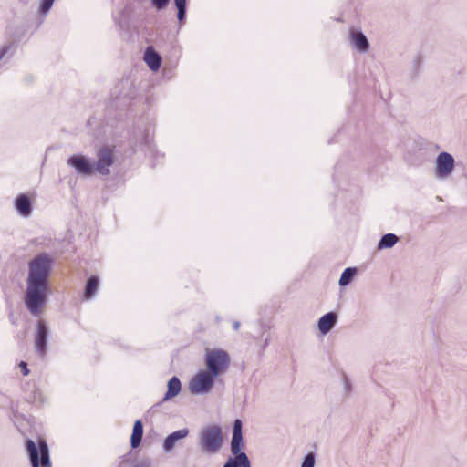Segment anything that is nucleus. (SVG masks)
<instances>
[{"instance_id": "0eeeda50", "label": "nucleus", "mask_w": 467, "mask_h": 467, "mask_svg": "<svg viewBox=\"0 0 467 467\" xmlns=\"http://www.w3.org/2000/svg\"><path fill=\"white\" fill-rule=\"evenodd\" d=\"M113 163L112 150L109 148L101 149L98 153V161L94 165L95 171L100 174L107 175L109 173V167Z\"/></svg>"}, {"instance_id": "a878e982", "label": "nucleus", "mask_w": 467, "mask_h": 467, "mask_svg": "<svg viewBox=\"0 0 467 467\" xmlns=\"http://www.w3.org/2000/svg\"><path fill=\"white\" fill-rule=\"evenodd\" d=\"M170 0H151L152 5L156 7L158 10L163 9L169 3Z\"/></svg>"}, {"instance_id": "c756f323", "label": "nucleus", "mask_w": 467, "mask_h": 467, "mask_svg": "<svg viewBox=\"0 0 467 467\" xmlns=\"http://www.w3.org/2000/svg\"><path fill=\"white\" fill-rule=\"evenodd\" d=\"M5 54V49H2L0 52V60L2 59V57H4Z\"/></svg>"}, {"instance_id": "b1692460", "label": "nucleus", "mask_w": 467, "mask_h": 467, "mask_svg": "<svg viewBox=\"0 0 467 467\" xmlns=\"http://www.w3.org/2000/svg\"><path fill=\"white\" fill-rule=\"evenodd\" d=\"M241 466L240 461L238 460V455H235V458H230L223 467H239Z\"/></svg>"}, {"instance_id": "39448f33", "label": "nucleus", "mask_w": 467, "mask_h": 467, "mask_svg": "<svg viewBox=\"0 0 467 467\" xmlns=\"http://www.w3.org/2000/svg\"><path fill=\"white\" fill-rule=\"evenodd\" d=\"M213 376L209 370H200L189 383V389L192 394H204L210 392L213 385Z\"/></svg>"}, {"instance_id": "423d86ee", "label": "nucleus", "mask_w": 467, "mask_h": 467, "mask_svg": "<svg viewBox=\"0 0 467 467\" xmlns=\"http://www.w3.org/2000/svg\"><path fill=\"white\" fill-rule=\"evenodd\" d=\"M26 449L30 456L32 467H39V451L41 454L42 467H50V460L48 447L45 441H39V449L37 445L31 440L26 441Z\"/></svg>"}, {"instance_id": "f257e3e1", "label": "nucleus", "mask_w": 467, "mask_h": 467, "mask_svg": "<svg viewBox=\"0 0 467 467\" xmlns=\"http://www.w3.org/2000/svg\"><path fill=\"white\" fill-rule=\"evenodd\" d=\"M51 263L52 260L47 254L35 257L29 263L25 305L33 316H40L47 302Z\"/></svg>"}, {"instance_id": "6ab92c4d", "label": "nucleus", "mask_w": 467, "mask_h": 467, "mask_svg": "<svg viewBox=\"0 0 467 467\" xmlns=\"http://www.w3.org/2000/svg\"><path fill=\"white\" fill-rule=\"evenodd\" d=\"M357 274V268L355 267H348L346 268L343 273L341 274L340 279H339V285L340 286H346L348 285L355 275Z\"/></svg>"}, {"instance_id": "6e6552de", "label": "nucleus", "mask_w": 467, "mask_h": 467, "mask_svg": "<svg viewBox=\"0 0 467 467\" xmlns=\"http://www.w3.org/2000/svg\"><path fill=\"white\" fill-rule=\"evenodd\" d=\"M67 164L75 168L78 173L89 176L95 171L94 165L81 155H74L67 160Z\"/></svg>"}, {"instance_id": "1a4fd4ad", "label": "nucleus", "mask_w": 467, "mask_h": 467, "mask_svg": "<svg viewBox=\"0 0 467 467\" xmlns=\"http://www.w3.org/2000/svg\"><path fill=\"white\" fill-rule=\"evenodd\" d=\"M189 430L183 428L168 435L163 441L162 448L165 452H171L176 445L189 435Z\"/></svg>"}, {"instance_id": "2eb2a0df", "label": "nucleus", "mask_w": 467, "mask_h": 467, "mask_svg": "<svg viewBox=\"0 0 467 467\" xmlns=\"http://www.w3.org/2000/svg\"><path fill=\"white\" fill-rule=\"evenodd\" d=\"M167 387H168V390L163 398L164 401H167V400L176 397L182 389L181 381L177 377H172L168 381Z\"/></svg>"}, {"instance_id": "9b49d317", "label": "nucleus", "mask_w": 467, "mask_h": 467, "mask_svg": "<svg viewBox=\"0 0 467 467\" xmlns=\"http://www.w3.org/2000/svg\"><path fill=\"white\" fill-rule=\"evenodd\" d=\"M337 320V316L334 312H329L323 317H321L318 320V329L321 334H327L336 325Z\"/></svg>"}, {"instance_id": "c85d7f7f", "label": "nucleus", "mask_w": 467, "mask_h": 467, "mask_svg": "<svg viewBox=\"0 0 467 467\" xmlns=\"http://www.w3.org/2000/svg\"><path fill=\"white\" fill-rule=\"evenodd\" d=\"M345 388L348 389L349 387V382L347 379H344Z\"/></svg>"}, {"instance_id": "9d476101", "label": "nucleus", "mask_w": 467, "mask_h": 467, "mask_svg": "<svg viewBox=\"0 0 467 467\" xmlns=\"http://www.w3.org/2000/svg\"><path fill=\"white\" fill-rule=\"evenodd\" d=\"M243 446L242 421L235 420L234 422L233 436L231 441V451L234 455L243 453L241 448Z\"/></svg>"}, {"instance_id": "cd10ccee", "label": "nucleus", "mask_w": 467, "mask_h": 467, "mask_svg": "<svg viewBox=\"0 0 467 467\" xmlns=\"http://www.w3.org/2000/svg\"><path fill=\"white\" fill-rule=\"evenodd\" d=\"M240 327V322H234V329L237 330Z\"/></svg>"}, {"instance_id": "f3484780", "label": "nucleus", "mask_w": 467, "mask_h": 467, "mask_svg": "<svg viewBox=\"0 0 467 467\" xmlns=\"http://www.w3.org/2000/svg\"><path fill=\"white\" fill-rule=\"evenodd\" d=\"M16 206L23 216H28L31 213V203L26 195H21L16 199Z\"/></svg>"}, {"instance_id": "bb28decb", "label": "nucleus", "mask_w": 467, "mask_h": 467, "mask_svg": "<svg viewBox=\"0 0 467 467\" xmlns=\"http://www.w3.org/2000/svg\"><path fill=\"white\" fill-rule=\"evenodd\" d=\"M19 367L22 368L23 374L25 376L28 375L29 370L26 368V362H24V361L20 362Z\"/></svg>"}, {"instance_id": "7ed1b4c3", "label": "nucleus", "mask_w": 467, "mask_h": 467, "mask_svg": "<svg viewBox=\"0 0 467 467\" xmlns=\"http://www.w3.org/2000/svg\"><path fill=\"white\" fill-rule=\"evenodd\" d=\"M230 358L226 351L223 349H210L205 351V365L209 370L216 378L225 372L229 367Z\"/></svg>"}, {"instance_id": "5701e85b", "label": "nucleus", "mask_w": 467, "mask_h": 467, "mask_svg": "<svg viewBox=\"0 0 467 467\" xmlns=\"http://www.w3.org/2000/svg\"><path fill=\"white\" fill-rule=\"evenodd\" d=\"M315 464L316 456L313 452H309L305 456L300 467H315Z\"/></svg>"}, {"instance_id": "412c9836", "label": "nucleus", "mask_w": 467, "mask_h": 467, "mask_svg": "<svg viewBox=\"0 0 467 467\" xmlns=\"http://www.w3.org/2000/svg\"><path fill=\"white\" fill-rule=\"evenodd\" d=\"M175 5L178 9V19L182 20L186 12V0H174Z\"/></svg>"}, {"instance_id": "a211bd4d", "label": "nucleus", "mask_w": 467, "mask_h": 467, "mask_svg": "<svg viewBox=\"0 0 467 467\" xmlns=\"http://www.w3.org/2000/svg\"><path fill=\"white\" fill-rule=\"evenodd\" d=\"M399 241V238L394 234H387L381 237L378 243V250H384L392 248Z\"/></svg>"}, {"instance_id": "ddd939ff", "label": "nucleus", "mask_w": 467, "mask_h": 467, "mask_svg": "<svg viewBox=\"0 0 467 467\" xmlns=\"http://www.w3.org/2000/svg\"><path fill=\"white\" fill-rule=\"evenodd\" d=\"M350 39L353 46L360 52H367L368 49V41L365 35L360 31L351 30Z\"/></svg>"}, {"instance_id": "4468645a", "label": "nucleus", "mask_w": 467, "mask_h": 467, "mask_svg": "<svg viewBox=\"0 0 467 467\" xmlns=\"http://www.w3.org/2000/svg\"><path fill=\"white\" fill-rule=\"evenodd\" d=\"M144 60L151 70L156 71L160 68L161 58L152 47L146 48Z\"/></svg>"}, {"instance_id": "aec40b11", "label": "nucleus", "mask_w": 467, "mask_h": 467, "mask_svg": "<svg viewBox=\"0 0 467 467\" xmlns=\"http://www.w3.org/2000/svg\"><path fill=\"white\" fill-rule=\"evenodd\" d=\"M98 285H99L98 278L95 276L90 277L88 280L86 287H85V295H84L85 297L90 298L91 296H93L97 292Z\"/></svg>"}, {"instance_id": "f8f14e48", "label": "nucleus", "mask_w": 467, "mask_h": 467, "mask_svg": "<svg viewBox=\"0 0 467 467\" xmlns=\"http://www.w3.org/2000/svg\"><path fill=\"white\" fill-rule=\"evenodd\" d=\"M47 327L43 322L37 324V334L36 337V348L40 355H44L46 351L47 339Z\"/></svg>"}, {"instance_id": "393cba45", "label": "nucleus", "mask_w": 467, "mask_h": 467, "mask_svg": "<svg viewBox=\"0 0 467 467\" xmlns=\"http://www.w3.org/2000/svg\"><path fill=\"white\" fill-rule=\"evenodd\" d=\"M238 460L240 461V464L243 467H251L250 461L245 453H240L238 455Z\"/></svg>"}, {"instance_id": "20e7f679", "label": "nucleus", "mask_w": 467, "mask_h": 467, "mask_svg": "<svg viewBox=\"0 0 467 467\" xmlns=\"http://www.w3.org/2000/svg\"><path fill=\"white\" fill-rule=\"evenodd\" d=\"M454 157L446 151L439 153L434 161L433 176L438 181L449 180L455 170Z\"/></svg>"}, {"instance_id": "4be33fe9", "label": "nucleus", "mask_w": 467, "mask_h": 467, "mask_svg": "<svg viewBox=\"0 0 467 467\" xmlns=\"http://www.w3.org/2000/svg\"><path fill=\"white\" fill-rule=\"evenodd\" d=\"M55 0H41L38 12L42 16H46L51 9Z\"/></svg>"}, {"instance_id": "dca6fc26", "label": "nucleus", "mask_w": 467, "mask_h": 467, "mask_svg": "<svg viewBox=\"0 0 467 467\" xmlns=\"http://www.w3.org/2000/svg\"><path fill=\"white\" fill-rule=\"evenodd\" d=\"M143 435V424L141 420H138L134 422L132 434L130 437V445L132 448H137L141 441Z\"/></svg>"}, {"instance_id": "f03ea898", "label": "nucleus", "mask_w": 467, "mask_h": 467, "mask_svg": "<svg viewBox=\"0 0 467 467\" xmlns=\"http://www.w3.org/2000/svg\"><path fill=\"white\" fill-rule=\"evenodd\" d=\"M202 450L209 454L216 453L223 445L222 430L218 425H210L202 429L199 434Z\"/></svg>"}]
</instances>
